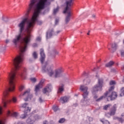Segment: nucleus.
Instances as JSON below:
<instances>
[{
  "instance_id": "nucleus-1",
  "label": "nucleus",
  "mask_w": 124,
  "mask_h": 124,
  "mask_svg": "<svg viewBox=\"0 0 124 124\" xmlns=\"http://www.w3.org/2000/svg\"><path fill=\"white\" fill-rule=\"evenodd\" d=\"M29 21H31V19H28V17H26L18 25L19 28V33L16 35L12 42L15 45H17L21 41L22 45L19 46V55L13 61V64L16 70L9 73L8 74H17V70L21 67L23 61H24V52L27 51L29 44L31 42V34H30L31 31L28 32V22Z\"/></svg>"
},
{
  "instance_id": "nucleus-2",
  "label": "nucleus",
  "mask_w": 124,
  "mask_h": 124,
  "mask_svg": "<svg viewBox=\"0 0 124 124\" xmlns=\"http://www.w3.org/2000/svg\"><path fill=\"white\" fill-rule=\"evenodd\" d=\"M50 4L51 2H48V0H30L25 16L29 17V15L31 12L34 13L31 19L28 21V32L31 31V29L36 22L38 25L40 26L42 25V21L37 20V17L41 12V10H43L45 8L46 5H50Z\"/></svg>"
},
{
  "instance_id": "nucleus-3",
  "label": "nucleus",
  "mask_w": 124,
  "mask_h": 124,
  "mask_svg": "<svg viewBox=\"0 0 124 124\" xmlns=\"http://www.w3.org/2000/svg\"><path fill=\"white\" fill-rule=\"evenodd\" d=\"M79 90L83 92L82 96L83 97V101L82 102L84 105H87L89 103L90 99L88 98L89 96V92H88V87L85 86V85H80Z\"/></svg>"
},
{
  "instance_id": "nucleus-4",
  "label": "nucleus",
  "mask_w": 124,
  "mask_h": 124,
  "mask_svg": "<svg viewBox=\"0 0 124 124\" xmlns=\"http://www.w3.org/2000/svg\"><path fill=\"white\" fill-rule=\"evenodd\" d=\"M47 65H48V62H46L42 65V71L43 73H47L49 76H52L54 74V71L51 69V68H47Z\"/></svg>"
},
{
  "instance_id": "nucleus-5",
  "label": "nucleus",
  "mask_w": 124,
  "mask_h": 124,
  "mask_svg": "<svg viewBox=\"0 0 124 124\" xmlns=\"http://www.w3.org/2000/svg\"><path fill=\"white\" fill-rule=\"evenodd\" d=\"M103 85V79L100 78L98 79V84L96 85L92 89V93L93 94L95 93V92H98V91H101L102 89V85Z\"/></svg>"
},
{
  "instance_id": "nucleus-6",
  "label": "nucleus",
  "mask_w": 124,
  "mask_h": 124,
  "mask_svg": "<svg viewBox=\"0 0 124 124\" xmlns=\"http://www.w3.org/2000/svg\"><path fill=\"white\" fill-rule=\"evenodd\" d=\"M117 108H118L117 105L114 104L112 107L110 108L109 112L106 114L105 115L107 116V117H108V115H109V116H115V115H116V112H117Z\"/></svg>"
},
{
  "instance_id": "nucleus-7",
  "label": "nucleus",
  "mask_w": 124,
  "mask_h": 124,
  "mask_svg": "<svg viewBox=\"0 0 124 124\" xmlns=\"http://www.w3.org/2000/svg\"><path fill=\"white\" fill-rule=\"evenodd\" d=\"M64 70L62 68H59L55 70L54 76L56 78H59V77H62V73H63Z\"/></svg>"
},
{
  "instance_id": "nucleus-8",
  "label": "nucleus",
  "mask_w": 124,
  "mask_h": 124,
  "mask_svg": "<svg viewBox=\"0 0 124 124\" xmlns=\"http://www.w3.org/2000/svg\"><path fill=\"white\" fill-rule=\"evenodd\" d=\"M73 0H67L66 1V7L64 9V10L63 11V13L64 14H65V13H66V11H67V10H70V7H71V5H72L73 3H72V1Z\"/></svg>"
},
{
  "instance_id": "nucleus-9",
  "label": "nucleus",
  "mask_w": 124,
  "mask_h": 124,
  "mask_svg": "<svg viewBox=\"0 0 124 124\" xmlns=\"http://www.w3.org/2000/svg\"><path fill=\"white\" fill-rule=\"evenodd\" d=\"M40 61L42 64H43L45 61V58H46V56L45 55V53L44 52V49L43 48H41L40 49Z\"/></svg>"
},
{
  "instance_id": "nucleus-10",
  "label": "nucleus",
  "mask_w": 124,
  "mask_h": 124,
  "mask_svg": "<svg viewBox=\"0 0 124 124\" xmlns=\"http://www.w3.org/2000/svg\"><path fill=\"white\" fill-rule=\"evenodd\" d=\"M54 33H55V31H54V29L51 28L49 29L47 32H46V39H49V38H51L52 35H54Z\"/></svg>"
},
{
  "instance_id": "nucleus-11",
  "label": "nucleus",
  "mask_w": 124,
  "mask_h": 124,
  "mask_svg": "<svg viewBox=\"0 0 124 124\" xmlns=\"http://www.w3.org/2000/svg\"><path fill=\"white\" fill-rule=\"evenodd\" d=\"M30 92L31 91L30 90H27L24 93L20 94V96H26V98L24 99V100L25 101H28V98H31V96L30 95Z\"/></svg>"
},
{
  "instance_id": "nucleus-12",
  "label": "nucleus",
  "mask_w": 124,
  "mask_h": 124,
  "mask_svg": "<svg viewBox=\"0 0 124 124\" xmlns=\"http://www.w3.org/2000/svg\"><path fill=\"white\" fill-rule=\"evenodd\" d=\"M43 83H44V80H42L38 85H36L35 88L36 94H37L38 92H39L40 89H42V87H43Z\"/></svg>"
},
{
  "instance_id": "nucleus-13",
  "label": "nucleus",
  "mask_w": 124,
  "mask_h": 124,
  "mask_svg": "<svg viewBox=\"0 0 124 124\" xmlns=\"http://www.w3.org/2000/svg\"><path fill=\"white\" fill-rule=\"evenodd\" d=\"M65 13H67V15L66 16L65 19V23L66 25H67L68 23H69V21H70V17H71V14L70 13V10H67Z\"/></svg>"
},
{
  "instance_id": "nucleus-14",
  "label": "nucleus",
  "mask_w": 124,
  "mask_h": 124,
  "mask_svg": "<svg viewBox=\"0 0 124 124\" xmlns=\"http://www.w3.org/2000/svg\"><path fill=\"white\" fill-rule=\"evenodd\" d=\"M22 108H24V113H29V112H31V108L29 107V104L25 103L22 105Z\"/></svg>"
},
{
  "instance_id": "nucleus-15",
  "label": "nucleus",
  "mask_w": 124,
  "mask_h": 124,
  "mask_svg": "<svg viewBox=\"0 0 124 124\" xmlns=\"http://www.w3.org/2000/svg\"><path fill=\"white\" fill-rule=\"evenodd\" d=\"M52 91V85L48 84L45 88L43 90V93H50Z\"/></svg>"
},
{
  "instance_id": "nucleus-16",
  "label": "nucleus",
  "mask_w": 124,
  "mask_h": 124,
  "mask_svg": "<svg viewBox=\"0 0 124 124\" xmlns=\"http://www.w3.org/2000/svg\"><path fill=\"white\" fill-rule=\"evenodd\" d=\"M110 94L108 95V97L109 98V100H114V99L117 98L118 97V94L115 92H112L111 94Z\"/></svg>"
},
{
  "instance_id": "nucleus-17",
  "label": "nucleus",
  "mask_w": 124,
  "mask_h": 124,
  "mask_svg": "<svg viewBox=\"0 0 124 124\" xmlns=\"http://www.w3.org/2000/svg\"><path fill=\"white\" fill-rule=\"evenodd\" d=\"M26 123L28 124H33L34 123V119H33V116H30L26 121Z\"/></svg>"
},
{
  "instance_id": "nucleus-18",
  "label": "nucleus",
  "mask_w": 124,
  "mask_h": 124,
  "mask_svg": "<svg viewBox=\"0 0 124 124\" xmlns=\"http://www.w3.org/2000/svg\"><path fill=\"white\" fill-rule=\"evenodd\" d=\"M64 91V85L63 84H60L58 89V93H62Z\"/></svg>"
},
{
  "instance_id": "nucleus-19",
  "label": "nucleus",
  "mask_w": 124,
  "mask_h": 124,
  "mask_svg": "<svg viewBox=\"0 0 124 124\" xmlns=\"http://www.w3.org/2000/svg\"><path fill=\"white\" fill-rule=\"evenodd\" d=\"M115 89V86H111L109 89L108 91H107L106 93H105V96H107L109 94H111V92L112 91H114Z\"/></svg>"
},
{
  "instance_id": "nucleus-20",
  "label": "nucleus",
  "mask_w": 124,
  "mask_h": 124,
  "mask_svg": "<svg viewBox=\"0 0 124 124\" xmlns=\"http://www.w3.org/2000/svg\"><path fill=\"white\" fill-rule=\"evenodd\" d=\"M18 115L19 114L17 112H14L12 113L9 110L7 112V116H12V117H15V118H17Z\"/></svg>"
},
{
  "instance_id": "nucleus-21",
  "label": "nucleus",
  "mask_w": 124,
  "mask_h": 124,
  "mask_svg": "<svg viewBox=\"0 0 124 124\" xmlns=\"http://www.w3.org/2000/svg\"><path fill=\"white\" fill-rule=\"evenodd\" d=\"M114 63H115V62H114L111 61L109 62H108V63H106L105 65L106 67H112V66H113V65H114Z\"/></svg>"
},
{
  "instance_id": "nucleus-22",
  "label": "nucleus",
  "mask_w": 124,
  "mask_h": 124,
  "mask_svg": "<svg viewBox=\"0 0 124 124\" xmlns=\"http://www.w3.org/2000/svg\"><path fill=\"white\" fill-rule=\"evenodd\" d=\"M111 48L113 49V50H116L118 49V43H112L111 44Z\"/></svg>"
},
{
  "instance_id": "nucleus-23",
  "label": "nucleus",
  "mask_w": 124,
  "mask_h": 124,
  "mask_svg": "<svg viewBox=\"0 0 124 124\" xmlns=\"http://www.w3.org/2000/svg\"><path fill=\"white\" fill-rule=\"evenodd\" d=\"M112 106L111 104L106 105L103 107V110H105L106 111L108 110L109 108H110Z\"/></svg>"
},
{
  "instance_id": "nucleus-24",
  "label": "nucleus",
  "mask_w": 124,
  "mask_h": 124,
  "mask_svg": "<svg viewBox=\"0 0 124 124\" xmlns=\"http://www.w3.org/2000/svg\"><path fill=\"white\" fill-rule=\"evenodd\" d=\"M100 122L103 124H110V122H109L108 120H106L105 119H101Z\"/></svg>"
},
{
  "instance_id": "nucleus-25",
  "label": "nucleus",
  "mask_w": 124,
  "mask_h": 124,
  "mask_svg": "<svg viewBox=\"0 0 124 124\" xmlns=\"http://www.w3.org/2000/svg\"><path fill=\"white\" fill-rule=\"evenodd\" d=\"M61 100L63 101V103H65V102H67V100H68V98L66 96H64L63 97H62L61 98Z\"/></svg>"
},
{
  "instance_id": "nucleus-26",
  "label": "nucleus",
  "mask_w": 124,
  "mask_h": 124,
  "mask_svg": "<svg viewBox=\"0 0 124 124\" xmlns=\"http://www.w3.org/2000/svg\"><path fill=\"white\" fill-rule=\"evenodd\" d=\"M32 57L35 60H36V59L38 58V54H37V53H36V51L33 52Z\"/></svg>"
},
{
  "instance_id": "nucleus-27",
  "label": "nucleus",
  "mask_w": 124,
  "mask_h": 124,
  "mask_svg": "<svg viewBox=\"0 0 124 124\" xmlns=\"http://www.w3.org/2000/svg\"><path fill=\"white\" fill-rule=\"evenodd\" d=\"M28 112H24V114H22L21 116L20 117V119L22 120H24V119H26L27 118V116H28V114H27Z\"/></svg>"
},
{
  "instance_id": "nucleus-28",
  "label": "nucleus",
  "mask_w": 124,
  "mask_h": 124,
  "mask_svg": "<svg viewBox=\"0 0 124 124\" xmlns=\"http://www.w3.org/2000/svg\"><path fill=\"white\" fill-rule=\"evenodd\" d=\"M106 96H105V95H104V96H102L100 98L96 99L95 101H96V102H99V101H101V100H102V99L103 98H105V97H106Z\"/></svg>"
},
{
  "instance_id": "nucleus-29",
  "label": "nucleus",
  "mask_w": 124,
  "mask_h": 124,
  "mask_svg": "<svg viewBox=\"0 0 124 124\" xmlns=\"http://www.w3.org/2000/svg\"><path fill=\"white\" fill-rule=\"evenodd\" d=\"M59 9H60V8L59 7V6H58V7H57L56 8H55L53 10L54 15H56V14H57V13H58V12H59Z\"/></svg>"
},
{
  "instance_id": "nucleus-30",
  "label": "nucleus",
  "mask_w": 124,
  "mask_h": 124,
  "mask_svg": "<svg viewBox=\"0 0 124 124\" xmlns=\"http://www.w3.org/2000/svg\"><path fill=\"white\" fill-rule=\"evenodd\" d=\"M65 122V119L64 118H61L60 119V120L58 121V123L59 124H63V123Z\"/></svg>"
},
{
  "instance_id": "nucleus-31",
  "label": "nucleus",
  "mask_w": 124,
  "mask_h": 124,
  "mask_svg": "<svg viewBox=\"0 0 124 124\" xmlns=\"http://www.w3.org/2000/svg\"><path fill=\"white\" fill-rule=\"evenodd\" d=\"M120 96H124V87L122 88L121 90Z\"/></svg>"
},
{
  "instance_id": "nucleus-32",
  "label": "nucleus",
  "mask_w": 124,
  "mask_h": 124,
  "mask_svg": "<svg viewBox=\"0 0 124 124\" xmlns=\"http://www.w3.org/2000/svg\"><path fill=\"white\" fill-rule=\"evenodd\" d=\"M40 119V117L38 116V115H36L33 117V119L34 120V122L36 121V120H39Z\"/></svg>"
},
{
  "instance_id": "nucleus-33",
  "label": "nucleus",
  "mask_w": 124,
  "mask_h": 124,
  "mask_svg": "<svg viewBox=\"0 0 124 124\" xmlns=\"http://www.w3.org/2000/svg\"><path fill=\"white\" fill-rule=\"evenodd\" d=\"M21 77H24L25 74H26V70H24V72H22L21 73L19 74Z\"/></svg>"
},
{
  "instance_id": "nucleus-34",
  "label": "nucleus",
  "mask_w": 124,
  "mask_h": 124,
  "mask_svg": "<svg viewBox=\"0 0 124 124\" xmlns=\"http://www.w3.org/2000/svg\"><path fill=\"white\" fill-rule=\"evenodd\" d=\"M53 110L54 111V112H57V111L59 110V108L58 106H53Z\"/></svg>"
},
{
  "instance_id": "nucleus-35",
  "label": "nucleus",
  "mask_w": 124,
  "mask_h": 124,
  "mask_svg": "<svg viewBox=\"0 0 124 124\" xmlns=\"http://www.w3.org/2000/svg\"><path fill=\"white\" fill-rule=\"evenodd\" d=\"M109 85H110V86H112L113 85H116V81H115V80L110 81L109 82Z\"/></svg>"
},
{
  "instance_id": "nucleus-36",
  "label": "nucleus",
  "mask_w": 124,
  "mask_h": 124,
  "mask_svg": "<svg viewBox=\"0 0 124 124\" xmlns=\"http://www.w3.org/2000/svg\"><path fill=\"white\" fill-rule=\"evenodd\" d=\"M118 121L120 122V123H123L124 122V119H123V118L119 117Z\"/></svg>"
},
{
  "instance_id": "nucleus-37",
  "label": "nucleus",
  "mask_w": 124,
  "mask_h": 124,
  "mask_svg": "<svg viewBox=\"0 0 124 124\" xmlns=\"http://www.w3.org/2000/svg\"><path fill=\"white\" fill-rule=\"evenodd\" d=\"M83 81H87L86 85H88V84H90V83H91V80H90V79L89 78H86V79H84Z\"/></svg>"
},
{
  "instance_id": "nucleus-38",
  "label": "nucleus",
  "mask_w": 124,
  "mask_h": 124,
  "mask_svg": "<svg viewBox=\"0 0 124 124\" xmlns=\"http://www.w3.org/2000/svg\"><path fill=\"white\" fill-rule=\"evenodd\" d=\"M82 77H88V74L84 72L82 75Z\"/></svg>"
},
{
  "instance_id": "nucleus-39",
  "label": "nucleus",
  "mask_w": 124,
  "mask_h": 124,
  "mask_svg": "<svg viewBox=\"0 0 124 124\" xmlns=\"http://www.w3.org/2000/svg\"><path fill=\"white\" fill-rule=\"evenodd\" d=\"M24 89H25V86H21L19 87V91L20 92H22V91H23V90H24Z\"/></svg>"
},
{
  "instance_id": "nucleus-40",
  "label": "nucleus",
  "mask_w": 124,
  "mask_h": 124,
  "mask_svg": "<svg viewBox=\"0 0 124 124\" xmlns=\"http://www.w3.org/2000/svg\"><path fill=\"white\" fill-rule=\"evenodd\" d=\"M60 32H61V31H57L53 33V34H54V35H58V34H59V33H60Z\"/></svg>"
},
{
  "instance_id": "nucleus-41",
  "label": "nucleus",
  "mask_w": 124,
  "mask_h": 124,
  "mask_svg": "<svg viewBox=\"0 0 124 124\" xmlns=\"http://www.w3.org/2000/svg\"><path fill=\"white\" fill-rule=\"evenodd\" d=\"M121 56L124 58V50H121Z\"/></svg>"
},
{
  "instance_id": "nucleus-42",
  "label": "nucleus",
  "mask_w": 124,
  "mask_h": 124,
  "mask_svg": "<svg viewBox=\"0 0 124 124\" xmlns=\"http://www.w3.org/2000/svg\"><path fill=\"white\" fill-rule=\"evenodd\" d=\"M39 101L42 103V102H43L44 100L42 99V98L41 97H40L39 98Z\"/></svg>"
},
{
  "instance_id": "nucleus-43",
  "label": "nucleus",
  "mask_w": 124,
  "mask_h": 124,
  "mask_svg": "<svg viewBox=\"0 0 124 124\" xmlns=\"http://www.w3.org/2000/svg\"><path fill=\"white\" fill-rule=\"evenodd\" d=\"M2 114V107L0 106V115Z\"/></svg>"
},
{
  "instance_id": "nucleus-44",
  "label": "nucleus",
  "mask_w": 124,
  "mask_h": 124,
  "mask_svg": "<svg viewBox=\"0 0 124 124\" xmlns=\"http://www.w3.org/2000/svg\"><path fill=\"white\" fill-rule=\"evenodd\" d=\"M36 40L37 41H41V37H38L37 38H36Z\"/></svg>"
},
{
  "instance_id": "nucleus-45",
  "label": "nucleus",
  "mask_w": 124,
  "mask_h": 124,
  "mask_svg": "<svg viewBox=\"0 0 124 124\" xmlns=\"http://www.w3.org/2000/svg\"><path fill=\"white\" fill-rule=\"evenodd\" d=\"M31 80L32 82H36V78H31Z\"/></svg>"
},
{
  "instance_id": "nucleus-46",
  "label": "nucleus",
  "mask_w": 124,
  "mask_h": 124,
  "mask_svg": "<svg viewBox=\"0 0 124 124\" xmlns=\"http://www.w3.org/2000/svg\"><path fill=\"white\" fill-rule=\"evenodd\" d=\"M89 120L90 122H93V117H89Z\"/></svg>"
},
{
  "instance_id": "nucleus-47",
  "label": "nucleus",
  "mask_w": 124,
  "mask_h": 124,
  "mask_svg": "<svg viewBox=\"0 0 124 124\" xmlns=\"http://www.w3.org/2000/svg\"><path fill=\"white\" fill-rule=\"evenodd\" d=\"M17 124H26L25 122H23L22 121L19 122L17 123Z\"/></svg>"
},
{
  "instance_id": "nucleus-48",
  "label": "nucleus",
  "mask_w": 124,
  "mask_h": 124,
  "mask_svg": "<svg viewBox=\"0 0 124 124\" xmlns=\"http://www.w3.org/2000/svg\"><path fill=\"white\" fill-rule=\"evenodd\" d=\"M59 19H56V20H55V25H57L58 23H59Z\"/></svg>"
},
{
  "instance_id": "nucleus-49",
  "label": "nucleus",
  "mask_w": 124,
  "mask_h": 124,
  "mask_svg": "<svg viewBox=\"0 0 124 124\" xmlns=\"http://www.w3.org/2000/svg\"><path fill=\"white\" fill-rule=\"evenodd\" d=\"M32 46H33V47H37V44H36V43H34V44L32 45Z\"/></svg>"
},
{
  "instance_id": "nucleus-50",
  "label": "nucleus",
  "mask_w": 124,
  "mask_h": 124,
  "mask_svg": "<svg viewBox=\"0 0 124 124\" xmlns=\"http://www.w3.org/2000/svg\"><path fill=\"white\" fill-rule=\"evenodd\" d=\"M94 99H97V95H94L93 96Z\"/></svg>"
},
{
  "instance_id": "nucleus-51",
  "label": "nucleus",
  "mask_w": 124,
  "mask_h": 124,
  "mask_svg": "<svg viewBox=\"0 0 124 124\" xmlns=\"http://www.w3.org/2000/svg\"><path fill=\"white\" fill-rule=\"evenodd\" d=\"M113 120H119V117H113Z\"/></svg>"
},
{
  "instance_id": "nucleus-52",
  "label": "nucleus",
  "mask_w": 124,
  "mask_h": 124,
  "mask_svg": "<svg viewBox=\"0 0 124 124\" xmlns=\"http://www.w3.org/2000/svg\"><path fill=\"white\" fill-rule=\"evenodd\" d=\"M55 55H58L59 54V52L57 51H54Z\"/></svg>"
},
{
  "instance_id": "nucleus-53",
  "label": "nucleus",
  "mask_w": 124,
  "mask_h": 124,
  "mask_svg": "<svg viewBox=\"0 0 124 124\" xmlns=\"http://www.w3.org/2000/svg\"><path fill=\"white\" fill-rule=\"evenodd\" d=\"M111 72H116L115 69H112L111 70Z\"/></svg>"
},
{
  "instance_id": "nucleus-54",
  "label": "nucleus",
  "mask_w": 124,
  "mask_h": 124,
  "mask_svg": "<svg viewBox=\"0 0 124 124\" xmlns=\"http://www.w3.org/2000/svg\"><path fill=\"white\" fill-rule=\"evenodd\" d=\"M96 16L94 14L92 15V18H95Z\"/></svg>"
},
{
  "instance_id": "nucleus-55",
  "label": "nucleus",
  "mask_w": 124,
  "mask_h": 124,
  "mask_svg": "<svg viewBox=\"0 0 124 124\" xmlns=\"http://www.w3.org/2000/svg\"><path fill=\"white\" fill-rule=\"evenodd\" d=\"M0 124H5L4 123V122L1 121L0 122Z\"/></svg>"
},
{
  "instance_id": "nucleus-56",
  "label": "nucleus",
  "mask_w": 124,
  "mask_h": 124,
  "mask_svg": "<svg viewBox=\"0 0 124 124\" xmlns=\"http://www.w3.org/2000/svg\"><path fill=\"white\" fill-rule=\"evenodd\" d=\"M8 42H9V40L8 39L6 40V43H8Z\"/></svg>"
},
{
  "instance_id": "nucleus-57",
  "label": "nucleus",
  "mask_w": 124,
  "mask_h": 124,
  "mask_svg": "<svg viewBox=\"0 0 124 124\" xmlns=\"http://www.w3.org/2000/svg\"><path fill=\"white\" fill-rule=\"evenodd\" d=\"M90 32H91V31H88V32L87 33V35H90Z\"/></svg>"
},
{
  "instance_id": "nucleus-58",
  "label": "nucleus",
  "mask_w": 124,
  "mask_h": 124,
  "mask_svg": "<svg viewBox=\"0 0 124 124\" xmlns=\"http://www.w3.org/2000/svg\"><path fill=\"white\" fill-rule=\"evenodd\" d=\"M43 124H47V121H44Z\"/></svg>"
},
{
  "instance_id": "nucleus-59",
  "label": "nucleus",
  "mask_w": 124,
  "mask_h": 124,
  "mask_svg": "<svg viewBox=\"0 0 124 124\" xmlns=\"http://www.w3.org/2000/svg\"><path fill=\"white\" fill-rule=\"evenodd\" d=\"M122 70H124V66H123V67H122Z\"/></svg>"
},
{
  "instance_id": "nucleus-60",
  "label": "nucleus",
  "mask_w": 124,
  "mask_h": 124,
  "mask_svg": "<svg viewBox=\"0 0 124 124\" xmlns=\"http://www.w3.org/2000/svg\"><path fill=\"white\" fill-rule=\"evenodd\" d=\"M46 11H47V12H48V11H49V9H47V10H46L45 11V12H46Z\"/></svg>"
},
{
  "instance_id": "nucleus-61",
  "label": "nucleus",
  "mask_w": 124,
  "mask_h": 124,
  "mask_svg": "<svg viewBox=\"0 0 124 124\" xmlns=\"http://www.w3.org/2000/svg\"><path fill=\"white\" fill-rule=\"evenodd\" d=\"M109 98H108V99H107V101H109Z\"/></svg>"
},
{
  "instance_id": "nucleus-62",
  "label": "nucleus",
  "mask_w": 124,
  "mask_h": 124,
  "mask_svg": "<svg viewBox=\"0 0 124 124\" xmlns=\"http://www.w3.org/2000/svg\"><path fill=\"white\" fill-rule=\"evenodd\" d=\"M66 80L67 81H68V79L67 78V79H66Z\"/></svg>"
},
{
  "instance_id": "nucleus-63",
  "label": "nucleus",
  "mask_w": 124,
  "mask_h": 124,
  "mask_svg": "<svg viewBox=\"0 0 124 124\" xmlns=\"http://www.w3.org/2000/svg\"><path fill=\"white\" fill-rule=\"evenodd\" d=\"M95 68H94L93 71H95Z\"/></svg>"
},
{
  "instance_id": "nucleus-64",
  "label": "nucleus",
  "mask_w": 124,
  "mask_h": 124,
  "mask_svg": "<svg viewBox=\"0 0 124 124\" xmlns=\"http://www.w3.org/2000/svg\"><path fill=\"white\" fill-rule=\"evenodd\" d=\"M100 62V60H99L98 62Z\"/></svg>"
}]
</instances>
